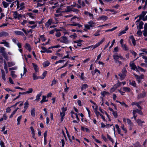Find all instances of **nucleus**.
Instances as JSON below:
<instances>
[{
	"label": "nucleus",
	"instance_id": "f257e3e1",
	"mask_svg": "<svg viewBox=\"0 0 147 147\" xmlns=\"http://www.w3.org/2000/svg\"><path fill=\"white\" fill-rule=\"evenodd\" d=\"M113 57L115 62L119 65L121 64V62L119 60L123 61L125 59L120 55L114 54L113 55Z\"/></svg>",
	"mask_w": 147,
	"mask_h": 147
},
{
	"label": "nucleus",
	"instance_id": "f03ea898",
	"mask_svg": "<svg viewBox=\"0 0 147 147\" xmlns=\"http://www.w3.org/2000/svg\"><path fill=\"white\" fill-rule=\"evenodd\" d=\"M57 40L65 44H68L70 42V41L68 38L65 36H61L60 38L57 39Z\"/></svg>",
	"mask_w": 147,
	"mask_h": 147
},
{
	"label": "nucleus",
	"instance_id": "7ed1b4c3",
	"mask_svg": "<svg viewBox=\"0 0 147 147\" xmlns=\"http://www.w3.org/2000/svg\"><path fill=\"white\" fill-rule=\"evenodd\" d=\"M105 40V38H104L100 41L96 43L95 45L90 46V48L93 50L98 47Z\"/></svg>",
	"mask_w": 147,
	"mask_h": 147
},
{
	"label": "nucleus",
	"instance_id": "20e7f679",
	"mask_svg": "<svg viewBox=\"0 0 147 147\" xmlns=\"http://www.w3.org/2000/svg\"><path fill=\"white\" fill-rule=\"evenodd\" d=\"M34 2L37 4V7L44 5L45 3V1L42 0H34Z\"/></svg>",
	"mask_w": 147,
	"mask_h": 147
},
{
	"label": "nucleus",
	"instance_id": "39448f33",
	"mask_svg": "<svg viewBox=\"0 0 147 147\" xmlns=\"http://www.w3.org/2000/svg\"><path fill=\"white\" fill-rule=\"evenodd\" d=\"M127 73V70L125 68H124L123 69L122 71V73H120L119 75L120 76V78L121 80H123L124 79L125 76Z\"/></svg>",
	"mask_w": 147,
	"mask_h": 147
},
{
	"label": "nucleus",
	"instance_id": "423d86ee",
	"mask_svg": "<svg viewBox=\"0 0 147 147\" xmlns=\"http://www.w3.org/2000/svg\"><path fill=\"white\" fill-rule=\"evenodd\" d=\"M13 16L15 19H18L19 20H21L22 16L20 14H19L17 11L13 12Z\"/></svg>",
	"mask_w": 147,
	"mask_h": 147
},
{
	"label": "nucleus",
	"instance_id": "0eeeda50",
	"mask_svg": "<svg viewBox=\"0 0 147 147\" xmlns=\"http://www.w3.org/2000/svg\"><path fill=\"white\" fill-rule=\"evenodd\" d=\"M138 113L140 115H142V112L140 111L138 109H136L135 110H133V117L134 118L135 120H136V118L137 116L136 115V113Z\"/></svg>",
	"mask_w": 147,
	"mask_h": 147
},
{
	"label": "nucleus",
	"instance_id": "6e6552de",
	"mask_svg": "<svg viewBox=\"0 0 147 147\" xmlns=\"http://www.w3.org/2000/svg\"><path fill=\"white\" fill-rule=\"evenodd\" d=\"M134 75L136 77V78L138 81V83H140V80L143 79L144 78V75H141L140 76H138V75H136L135 74H134Z\"/></svg>",
	"mask_w": 147,
	"mask_h": 147
},
{
	"label": "nucleus",
	"instance_id": "1a4fd4ad",
	"mask_svg": "<svg viewBox=\"0 0 147 147\" xmlns=\"http://www.w3.org/2000/svg\"><path fill=\"white\" fill-rule=\"evenodd\" d=\"M55 22L53 21L51 19H49L48 21L45 23V26L46 27H48L52 24H54Z\"/></svg>",
	"mask_w": 147,
	"mask_h": 147
},
{
	"label": "nucleus",
	"instance_id": "9d476101",
	"mask_svg": "<svg viewBox=\"0 0 147 147\" xmlns=\"http://www.w3.org/2000/svg\"><path fill=\"white\" fill-rule=\"evenodd\" d=\"M40 38H38V41L35 42L36 44L38 42H39L40 39L42 42L45 41L46 39V38L45 37V36L44 35H42L40 36Z\"/></svg>",
	"mask_w": 147,
	"mask_h": 147
},
{
	"label": "nucleus",
	"instance_id": "9b49d317",
	"mask_svg": "<svg viewBox=\"0 0 147 147\" xmlns=\"http://www.w3.org/2000/svg\"><path fill=\"white\" fill-rule=\"evenodd\" d=\"M99 110L102 113H105V115H107L108 118L109 119V121H110L111 119L109 118V115L108 114L107 112L105 111H104L103 109H102L100 107L99 108Z\"/></svg>",
	"mask_w": 147,
	"mask_h": 147
},
{
	"label": "nucleus",
	"instance_id": "f8f14e48",
	"mask_svg": "<svg viewBox=\"0 0 147 147\" xmlns=\"http://www.w3.org/2000/svg\"><path fill=\"white\" fill-rule=\"evenodd\" d=\"M130 66L131 69L134 70H136L137 67H136L135 64L133 62H131L130 63Z\"/></svg>",
	"mask_w": 147,
	"mask_h": 147
},
{
	"label": "nucleus",
	"instance_id": "ddd939ff",
	"mask_svg": "<svg viewBox=\"0 0 147 147\" xmlns=\"http://www.w3.org/2000/svg\"><path fill=\"white\" fill-rule=\"evenodd\" d=\"M107 17L105 16H102L99 17L98 19L99 20L105 21L107 20Z\"/></svg>",
	"mask_w": 147,
	"mask_h": 147
},
{
	"label": "nucleus",
	"instance_id": "4468645a",
	"mask_svg": "<svg viewBox=\"0 0 147 147\" xmlns=\"http://www.w3.org/2000/svg\"><path fill=\"white\" fill-rule=\"evenodd\" d=\"M1 77L2 79L4 80L5 81L6 80L5 78V73L4 70L2 69H1Z\"/></svg>",
	"mask_w": 147,
	"mask_h": 147
},
{
	"label": "nucleus",
	"instance_id": "2eb2a0df",
	"mask_svg": "<svg viewBox=\"0 0 147 147\" xmlns=\"http://www.w3.org/2000/svg\"><path fill=\"white\" fill-rule=\"evenodd\" d=\"M49 3L51 4H56L58 3L57 0H49Z\"/></svg>",
	"mask_w": 147,
	"mask_h": 147
},
{
	"label": "nucleus",
	"instance_id": "dca6fc26",
	"mask_svg": "<svg viewBox=\"0 0 147 147\" xmlns=\"http://www.w3.org/2000/svg\"><path fill=\"white\" fill-rule=\"evenodd\" d=\"M15 71H11L10 75L13 79H15L17 77V75L15 74Z\"/></svg>",
	"mask_w": 147,
	"mask_h": 147
},
{
	"label": "nucleus",
	"instance_id": "f3484780",
	"mask_svg": "<svg viewBox=\"0 0 147 147\" xmlns=\"http://www.w3.org/2000/svg\"><path fill=\"white\" fill-rule=\"evenodd\" d=\"M32 65L33 66L35 72H38L39 71V69L38 68V66L36 65V64L34 63H32Z\"/></svg>",
	"mask_w": 147,
	"mask_h": 147
},
{
	"label": "nucleus",
	"instance_id": "a211bd4d",
	"mask_svg": "<svg viewBox=\"0 0 147 147\" xmlns=\"http://www.w3.org/2000/svg\"><path fill=\"white\" fill-rule=\"evenodd\" d=\"M14 3H16V5H17V8H18L19 7V1L18 0L12 3L10 5V8H12V7H13V5H14Z\"/></svg>",
	"mask_w": 147,
	"mask_h": 147
},
{
	"label": "nucleus",
	"instance_id": "6ab92c4d",
	"mask_svg": "<svg viewBox=\"0 0 147 147\" xmlns=\"http://www.w3.org/2000/svg\"><path fill=\"white\" fill-rule=\"evenodd\" d=\"M25 48L28 50L29 51L31 50V48L30 45L28 43H26L25 46Z\"/></svg>",
	"mask_w": 147,
	"mask_h": 147
},
{
	"label": "nucleus",
	"instance_id": "aec40b11",
	"mask_svg": "<svg viewBox=\"0 0 147 147\" xmlns=\"http://www.w3.org/2000/svg\"><path fill=\"white\" fill-rule=\"evenodd\" d=\"M146 93L144 92H142L138 96V98L140 99L146 96Z\"/></svg>",
	"mask_w": 147,
	"mask_h": 147
},
{
	"label": "nucleus",
	"instance_id": "412c9836",
	"mask_svg": "<svg viewBox=\"0 0 147 147\" xmlns=\"http://www.w3.org/2000/svg\"><path fill=\"white\" fill-rule=\"evenodd\" d=\"M88 87V86L87 84H82L81 87V91H82L86 89Z\"/></svg>",
	"mask_w": 147,
	"mask_h": 147
},
{
	"label": "nucleus",
	"instance_id": "4be33fe9",
	"mask_svg": "<svg viewBox=\"0 0 147 147\" xmlns=\"http://www.w3.org/2000/svg\"><path fill=\"white\" fill-rule=\"evenodd\" d=\"M81 130L84 131H86L87 132L90 133V129L87 128L85 127H84L82 126L81 127Z\"/></svg>",
	"mask_w": 147,
	"mask_h": 147
},
{
	"label": "nucleus",
	"instance_id": "5701e85b",
	"mask_svg": "<svg viewBox=\"0 0 147 147\" xmlns=\"http://www.w3.org/2000/svg\"><path fill=\"white\" fill-rule=\"evenodd\" d=\"M145 31L143 33L144 35L145 36H147V24H144Z\"/></svg>",
	"mask_w": 147,
	"mask_h": 147
},
{
	"label": "nucleus",
	"instance_id": "b1692460",
	"mask_svg": "<svg viewBox=\"0 0 147 147\" xmlns=\"http://www.w3.org/2000/svg\"><path fill=\"white\" fill-rule=\"evenodd\" d=\"M8 35V34L5 32H2L0 33V37L6 36Z\"/></svg>",
	"mask_w": 147,
	"mask_h": 147
},
{
	"label": "nucleus",
	"instance_id": "393cba45",
	"mask_svg": "<svg viewBox=\"0 0 147 147\" xmlns=\"http://www.w3.org/2000/svg\"><path fill=\"white\" fill-rule=\"evenodd\" d=\"M42 92H39L38 94L36 96V100L38 101H39L40 99V97L42 95Z\"/></svg>",
	"mask_w": 147,
	"mask_h": 147
},
{
	"label": "nucleus",
	"instance_id": "a878e982",
	"mask_svg": "<svg viewBox=\"0 0 147 147\" xmlns=\"http://www.w3.org/2000/svg\"><path fill=\"white\" fill-rule=\"evenodd\" d=\"M130 39L131 40L134 46H135L136 45V41L135 40L133 36H131L130 37Z\"/></svg>",
	"mask_w": 147,
	"mask_h": 147
},
{
	"label": "nucleus",
	"instance_id": "bb28decb",
	"mask_svg": "<svg viewBox=\"0 0 147 147\" xmlns=\"http://www.w3.org/2000/svg\"><path fill=\"white\" fill-rule=\"evenodd\" d=\"M146 11H143L141 14L138 16L140 17V19H142L144 16L146 14Z\"/></svg>",
	"mask_w": 147,
	"mask_h": 147
},
{
	"label": "nucleus",
	"instance_id": "cd10ccee",
	"mask_svg": "<svg viewBox=\"0 0 147 147\" xmlns=\"http://www.w3.org/2000/svg\"><path fill=\"white\" fill-rule=\"evenodd\" d=\"M31 114L32 117H34L35 116V109L32 108L31 109Z\"/></svg>",
	"mask_w": 147,
	"mask_h": 147
},
{
	"label": "nucleus",
	"instance_id": "c85d7f7f",
	"mask_svg": "<svg viewBox=\"0 0 147 147\" xmlns=\"http://www.w3.org/2000/svg\"><path fill=\"white\" fill-rule=\"evenodd\" d=\"M123 90L125 92H130L131 91L130 89L128 87H123Z\"/></svg>",
	"mask_w": 147,
	"mask_h": 147
},
{
	"label": "nucleus",
	"instance_id": "c756f323",
	"mask_svg": "<svg viewBox=\"0 0 147 147\" xmlns=\"http://www.w3.org/2000/svg\"><path fill=\"white\" fill-rule=\"evenodd\" d=\"M14 33L18 35H21L22 36H24V35L23 32L20 31H14Z\"/></svg>",
	"mask_w": 147,
	"mask_h": 147
},
{
	"label": "nucleus",
	"instance_id": "7c9ffc66",
	"mask_svg": "<svg viewBox=\"0 0 147 147\" xmlns=\"http://www.w3.org/2000/svg\"><path fill=\"white\" fill-rule=\"evenodd\" d=\"M33 79L34 80H37L39 78H40V77L37 76L36 74L35 73H33L32 74Z\"/></svg>",
	"mask_w": 147,
	"mask_h": 147
},
{
	"label": "nucleus",
	"instance_id": "2f4dec72",
	"mask_svg": "<svg viewBox=\"0 0 147 147\" xmlns=\"http://www.w3.org/2000/svg\"><path fill=\"white\" fill-rule=\"evenodd\" d=\"M7 118V116L5 114H4L3 116V117L0 118V122L4 120H6Z\"/></svg>",
	"mask_w": 147,
	"mask_h": 147
},
{
	"label": "nucleus",
	"instance_id": "473e14b6",
	"mask_svg": "<svg viewBox=\"0 0 147 147\" xmlns=\"http://www.w3.org/2000/svg\"><path fill=\"white\" fill-rule=\"evenodd\" d=\"M29 102L28 101V100H27L26 102L24 104V108L25 109H27L29 107Z\"/></svg>",
	"mask_w": 147,
	"mask_h": 147
},
{
	"label": "nucleus",
	"instance_id": "72a5a7b5",
	"mask_svg": "<svg viewBox=\"0 0 147 147\" xmlns=\"http://www.w3.org/2000/svg\"><path fill=\"white\" fill-rule=\"evenodd\" d=\"M42 100L40 101V103H42L44 102H47L48 100L46 99V96H42Z\"/></svg>",
	"mask_w": 147,
	"mask_h": 147
},
{
	"label": "nucleus",
	"instance_id": "f704fd0d",
	"mask_svg": "<svg viewBox=\"0 0 147 147\" xmlns=\"http://www.w3.org/2000/svg\"><path fill=\"white\" fill-rule=\"evenodd\" d=\"M144 24V23L142 22H140L139 25L137 26V28L138 29H141L142 28V26Z\"/></svg>",
	"mask_w": 147,
	"mask_h": 147
},
{
	"label": "nucleus",
	"instance_id": "c9c22d12",
	"mask_svg": "<svg viewBox=\"0 0 147 147\" xmlns=\"http://www.w3.org/2000/svg\"><path fill=\"white\" fill-rule=\"evenodd\" d=\"M50 62L48 61H46L44 62L43 63V65L44 67H46L48 66L50 64Z\"/></svg>",
	"mask_w": 147,
	"mask_h": 147
},
{
	"label": "nucleus",
	"instance_id": "e433bc0d",
	"mask_svg": "<svg viewBox=\"0 0 147 147\" xmlns=\"http://www.w3.org/2000/svg\"><path fill=\"white\" fill-rule=\"evenodd\" d=\"M101 94L103 96H105L109 94V93L107 92L103 91L101 92Z\"/></svg>",
	"mask_w": 147,
	"mask_h": 147
},
{
	"label": "nucleus",
	"instance_id": "4c0bfd02",
	"mask_svg": "<svg viewBox=\"0 0 147 147\" xmlns=\"http://www.w3.org/2000/svg\"><path fill=\"white\" fill-rule=\"evenodd\" d=\"M131 105H136L140 109L141 107L139 105V103L138 102H133L131 103Z\"/></svg>",
	"mask_w": 147,
	"mask_h": 147
},
{
	"label": "nucleus",
	"instance_id": "58836bf2",
	"mask_svg": "<svg viewBox=\"0 0 147 147\" xmlns=\"http://www.w3.org/2000/svg\"><path fill=\"white\" fill-rule=\"evenodd\" d=\"M121 47L122 49L125 51H127L128 50V47L125 45L124 44L122 45Z\"/></svg>",
	"mask_w": 147,
	"mask_h": 147
},
{
	"label": "nucleus",
	"instance_id": "ea45409f",
	"mask_svg": "<svg viewBox=\"0 0 147 147\" xmlns=\"http://www.w3.org/2000/svg\"><path fill=\"white\" fill-rule=\"evenodd\" d=\"M7 64L9 67L12 66L15 64V63L13 62H8Z\"/></svg>",
	"mask_w": 147,
	"mask_h": 147
},
{
	"label": "nucleus",
	"instance_id": "a19ab883",
	"mask_svg": "<svg viewBox=\"0 0 147 147\" xmlns=\"http://www.w3.org/2000/svg\"><path fill=\"white\" fill-rule=\"evenodd\" d=\"M136 121L138 124L140 126H142V123L144 122V121H142L140 119H138Z\"/></svg>",
	"mask_w": 147,
	"mask_h": 147
},
{
	"label": "nucleus",
	"instance_id": "79ce46f5",
	"mask_svg": "<svg viewBox=\"0 0 147 147\" xmlns=\"http://www.w3.org/2000/svg\"><path fill=\"white\" fill-rule=\"evenodd\" d=\"M22 118V115H20V116H19L18 118H17V125H19L20 123V120H21V119Z\"/></svg>",
	"mask_w": 147,
	"mask_h": 147
},
{
	"label": "nucleus",
	"instance_id": "37998d69",
	"mask_svg": "<svg viewBox=\"0 0 147 147\" xmlns=\"http://www.w3.org/2000/svg\"><path fill=\"white\" fill-rule=\"evenodd\" d=\"M5 53V48L2 47H0V53L3 54Z\"/></svg>",
	"mask_w": 147,
	"mask_h": 147
},
{
	"label": "nucleus",
	"instance_id": "c03bdc74",
	"mask_svg": "<svg viewBox=\"0 0 147 147\" xmlns=\"http://www.w3.org/2000/svg\"><path fill=\"white\" fill-rule=\"evenodd\" d=\"M85 29H84L85 31H86L87 30H89L90 29L91 27L88 24H86L85 25Z\"/></svg>",
	"mask_w": 147,
	"mask_h": 147
},
{
	"label": "nucleus",
	"instance_id": "a18cd8bd",
	"mask_svg": "<svg viewBox=\"0 0 147 147\" xmlns=\"http://www.w3.org/2000/svg\"><path fill=\"white\" fill-rule=\"evenodd\" d=\"M47 72L46 71H44V72H43V74H42V77H41L40 78L43 79H44L46 76L47 74Z\"/></svg>",
	"mask_w": 147,
	"mask_h": 147
},
{
	"label": "nucleus",
	"instance_id": "49530a36",
	"mask_svg": "<svg viewBox=\"0 0 147 147\" xmlns=\"http://www.w3.org/2000/svg\"><path fill=\"white\" fill-rule=\"evenodd\" d=\"M33 91V89L32 88H29L28 89V90L25 92L26 94H28L31 93Z\"/></svg>",
	"mask_w": 147,
	"mask_h": 147
},
{
	"label": "nucleus",
	"instance_id": "de8ad7c7",
	"mask_svg": "<svg viewBox=\"0 0 147 147\" xmlns=\"http://www.w3.org/2000/svg\"><path fill=\"white\" fill-rule=\"evenodd\" d=\"M28 25H29V24H30L31 25H34L35 24H36V22L34 21H28Z\"/></svg>",
	"mask_w": 147,
	"mask_h": 147
},
{
	"label": "nucleus",
	"instance_id": "09e8293b",
	"mask_svg": "<svg viewBox=\"0 0 147 147\" xmlns=\"http://www.w3.org/2000/svg\"><path fill=\"white\" fill-rule=\"evenodd\" d=\"M137 71H143L144 72L145 71V70L144 69H143L142 68L140 67L139 66H138L137 67Z\"/></svg>",
	"mask_w": 147,
	"mask_h": 147
},
{
	"label": "nucleus",
	"instance_id": "8fccbe9b",
	"mask_svg": "<svg viewBox=\"0 0 147 147\" xmlns=\"http://www.w3.org/2000/svg\"><path fill=\"white\" fill-rule=\"evenodd\" d=\"M2 3L5 8L7 7L9 5V4L5 1H3Z\"/></svg>",
	"mask_w": 147,
	"mask_h": 147
},
{
	"label": "nucleus",
	"instance_id": "3c124183",
	"mask_svg": "<svg viewBox=\"0 0 147 147\" xmlns=\"http://www.w3.org/2000/svg\"><path fill=\"white\" fill-rule=\"evenodd\" d=\"M130 84L134 87H136V84L135 81H130Z\"/></svg>",
	"mask_w": 147,
	"mask_h": 147
},
{
	"label": "nucleus",
	"instance_id": "603ef678",
	"mask_svg": "<svg viewBox=\"0 0 147 147\" xmlns=\"http://www.w3.org/2000/svg\"><path fill=\"white\" fill-rule=\"evenodd\" d=\"M65 115V113L61 112L60 113V115L61 117V121H62L63 119L64 118V116Z\"/></svg>",
	"mask_w": 147,
	"mask_h": 147
},
{
	"label": "nucleus",
	"instance_id": "864d4df0",
	"mask_svg": "<svg viewBox=\"0 0 147 147\" xmlns=\"http://www.w3.org/2000/svg\"><path fill=\"white\" fill-rule=\"evenodd\" d=\"M61 33L59 31L57 30L56 33L55 34V36L57 37H59L61 36Z\"/></svg>",
	"mask_w": 147,
	"mask_h": 147
},
{
	"label": "nucleus",
	"instance_id": "5fc2aeb1",
	"mask_svg": "<svg viewBox=\"0 0 147 147\" xmlns=\"http://www.w3.org/2000/svg\"><path fill=\"white\" fill-rule=\"evenodd\" d=\"M84 14L86 15L89 16L90 17H93L92 14L90 13L87 11L85 12Z\"/></svg>",
	"mask_w": 147,
	"mask_h": 147
},
{
	"label": "nucleus",
	"instance_id": "6e6d98bb",
	"mask_svg": "<svg viewBox=\"0 0 147 147\" xmlns=\"http://www.w3.org/2000/svg\"><path fill=\"white\" fill-rule=\"evenodd\" d=\"M88 24L89 25V26L91 27H93L94 26V23L93 21H90V22H88Z\"/></svg>",
	"mask_w": 147,
	"mask_h": 147
},
{
	"label": "nucleus",
	"instance_id": "4d7b16f0",
	"mask_svg": "<svg viewBox=\"0 0 147 147\" xmlns=\"http://www.w3.org/2000/svg\"><path fill=\"white\" fill-rule=\"evenodd\" d=\"M4 57L7 60H8V57L7 54L5 53L2 54Z\"/></svg>",
	"mask_w": 147,
	"mask_h": 147
},
{
	"label": "nucleus",
	"instance_id": "13d9d810",
	"mask_svg": "<svg viewBox=\"0 0 147 147\" xmlns=\"http://www.w3.org/2000/svg\"><path fill=\"white\" fill-rule=\"evenodd\" d=\"M127 122L128 123V124L129 125L131 126L133 125V123H132V122H131V121L129 119H127Z\"/></svg>",
	"mask_w": 147,
	"mask_h": 147
},
{
	"label": "nucleus",
	"instance_id": "bf43d9fd",
	"mask_svg": "<svg viewBox=\"0 0 147 147\" xmlns=\"http://www.w3.org/2000/svg\"><path fill=\"white\" fill-rule=\"evenodd\" d=\"M117 28V27H114L113 28L111 29L107 30L105 31V32H107L108 31H113V30H115Z\"/></svg>",
	"mask_w": 147,
	"mask_h": 147
},
{
	"label": "nucleus",
	"instance_id": "052dcab7",
	"mask_svg": "<svg viewBox=\"0 0 147 147\" xmlns=\"http://www.w3.org/2000/svg\"><path fill=\"white\" fill-rule=\"evenodd\" d=\"M28 22L27 20H24L23 21L21 22L20 23L23 26H24L25 24Z\"/></svg>",
	"mask_w": 147,
	"mask_h": 147
},
{
	"label": "nucleus",
	"instance_id": "680f3d73",
	"mask_svg": "<svg viewBox=\"0 0 147 147\" xmlns=\"http://www.w3.org/2000/svg\"><path fill=\"white\" fill-rule=\"evenodd\" d=\"M113 114L115 118H116L117 117V111H113Z\"/></svg>",
	"mask_w": 147,
	"mask_h": 147
},
{
	"label": "nucleus",
	"instance_id": "e2e57ef3",
	"mask_svg": "<svg viewBox=\"0 0 147 147\" xmlns=\"http://www.w3.org/2000/svg\"><path fill=\"white\" fill-rule=\"evenodd\" d=\"M69 37L73 39H75L77 37L76 34L75 33H74L73 35L70 36Z\"/></svg>",
	"mask_w": 147,
	"mask_h": 147
},
{
	"label": "nucleus",
	"instance_id": "0e129e2a",
	"mask_svg": "<svg viewBox=\"0 0 147 147\" xmlns=\"http://www.w3.org/2000/svg\"><path fill=\"white\" fill-rule=\"evenodd\" d=\"M126 33V32L125 31V30H122L119 33V34H118V36H121L122 34H125V33Z\"/></svg>",
	"mask_w": 147,
	"mask_h": 147
},
{
	"label": "nucleus",
	"instance_id": "69168bd1",
	"mask_svg": "<svg viewBox=\"0 0 147 147\" xmlns=\"http://www.w3.org/2000/svg\"><path fill=\"white\" fill-rule=\"evenodd\" d=\"M16 111L15 110L12 112L11 115L9 116V118H11L13 117V115L15 114L16 113Z\"/></svg>",
	"mask_w": 147,
	"mask_h": 147
},
{
	"label": "nucleus",
	"instance_id": "338daca9",
	"mask_svg": "<svg viewBox=\"0 0 147 147\" xmlns=\"http://www.w3.org/2000/svg\"><path fill=\"white\" fill-rule=\"evenodd\" d=\"M57 83V80H55V79H54L52 81V84H51V86H53L55 84Z\"/></svg>",
	"mask_w": 147,
	"mask_h": 147
},
{
	"label": "nucleus",
	"instance_id": "774afa93",
	"mask_svg": "<svg viewBox=\"0 0 147 147\" xmlns=\"http://www.w3.org/2000/svg\"><path fill=\"white\" fill-rule=\"evenodd\" d=\"M95 113L96 116L98 117L99 116H100V115H102V114H101L100 113L98 112V111H96V112H94Z\"/></svg>",
	"mask_w": 147,
	"mask_h": 147
}]
</instances>
